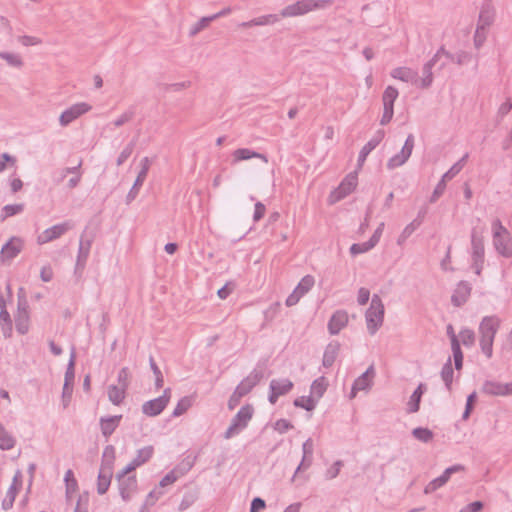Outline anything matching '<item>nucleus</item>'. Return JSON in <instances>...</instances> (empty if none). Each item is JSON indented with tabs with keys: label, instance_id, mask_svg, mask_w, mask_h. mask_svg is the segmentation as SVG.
I'll return each mask as SVG.
<instances>
[{
	"label": "nucleus",
	"instance_id": "393cba45",
	"mask_svg": "<svg viewBox=\"0 0 512 512\" xmlns=\"http://www.w3.org/2000/svg\"><path fill=\"white\" fill-rule=\"evenodd\" d=\"M122 419V415H115L109 417H101L100 418V428L102 435L105 438L110 437L116 428L119 426L120 421Z\"/></svg>",
	"mask_w": 512,
	"mask_h": 512
},
{
	"label": "nucleus",
	"instance_id": "49530a36",
	"mask_svg": "<svg viewBox=\"0 0 512 512\" xmlns=\"http://www.w3.org/2000/svg\"><path fill=\"white\" fill-rule=\"evenodd\" d=\"M442 56H445L449 61L454 62L458 65H463L466 63L470 56L465 51H459L456 54H452L445 49V52H442Z\"/></svg>",
	"mask_w": 512,
	"mask_h": 512
},
{
	"label": "nucleus",
	"instance_id": "13d9d810",
	"mask_svg": "<svg viewBox=\"0 0 512 512\" xmlns=\"http://www.w3.org/2000/svg\"><path fill=\"white\" fill-rule=\"evenodd\" d=\"M135 116V111L133 108H130L126 110L124 113H122L114 122L115 127H120L129 121H131Z\"/></svg>",
	"mask_w": 512,
	"mask_h": 512
},
{
	"label": "nucleus",
	"instance_id": "6ab92c4d",
	"mask_svg": "<svg viewBox=\"0 0 512 512\" xmlns=\"http://www.w3.org/2000/svg\"><path fill=\"white\" fill-rule=\"evenodd\" d=\"M92 241V238H85L84 234L81 235L76 261V271L84 269L87 259L89 257Z\"/></svg>",
	"mask_w": 512,
	"mask_h": 512
},
{
	"label": "nucleus",
	"instance_id": "ea45409f",
	"mask_svg": "<svg viewBox=\"0 0 512 512\" xmlns=\"http://www.w3.org/2000/svg\"><path fill=\"white\" fill-rule=\"evenodd\" d=\"M314 284H315L314 277L312 275H306L300 280V282L298 283V285L296 286V288L294 290L296 292H298V294L301 297H303L307 292H309L312 289Z\"/></svg>",
	"mask_w": 512,
	"mask_h": 512
},
{
	"label": "nucleus",
	"instance_id": "6e6d98bb",
	"mask_svg": "<svg viewBox=\"0 0 512 512\" xmlns=\"http://www.w3.org/2000/svg\"><path fill=\"white\" fill-rule=\"evenodd\" d=\"M135 147V141H131L127 146L122 150V152L119 154L116 164L117 166L123 165L126 160L131 156L133 150Z\"/></svg>",
	"mask_w": 512,
	"mask_h": 512
},
{
	"label": "nucleus",
	"instance_id": "c03bdc74",
	"mask_svg": "<svg viewBox=\"0 0 512 512\" xmlns=\"http://www.w3.org/2000/svg\"><path fill=\"white\" fill-rule=\"evenodd\" d=\"M24 204L23 203H20V204H8V205H5L3 208H2V214H1V220H5L11 216H14V215H17V214H20L23 212L24 210Z\"/></svg>",
	"mask_w": 512,
	"mask_h": 512
},
{
	"label": "nucleus",
	"instance_id": "bb28decb",
	"mask_svg": "<svg viewBox=\"0 0 512 512\" xmlns=\"http://www.w3.org/2000/svg\"><path fill=\"white\" fill-rule=\"evenodd\" d=\"M232 157H233V162L234 163H237V162H240V161H243V160H249V159H252V158H259V159H261L265 163L268 162V158H267L266 155L258 153L256 151H252V150H250L248 148L236 149L233 152Z\"/></svg>",
	"mask_w": 512,
	"mask_h": 512
},
{
	"label": "nucleus",
	"instance_id": "864d4df0",
	"mask_svg": "<svg viewBox=\"0 0 512 512\" xmlns=\"http://www.w3.org/2000/svg\"><path fill=\"white\" fill-rule=\"evenodd\" d=\"M394 115V103L383 102V114L380 119L382 126L387 125L393 118Z\"/></svg>",
	"mask_w": 512,
	"mask_h": 512
},
{
	"label": "nucleus",
	"instance_id": "e433bc0d",
	"mask_svg": "<svg viewBox=\"0 0 512 512\" xmlns=\"http://www.w3.org/2000/svg\"><path fill=\"white\" fill-rule=\"evenodd\" d=\"M29 312H20L15 316V327L19 334L24 335L29 330Z\"/></svg>",
	"mask_w": 512,
	"mask_h": 512
},
{
	"label": "nucleus",
	"instance_id": "aec40b11",
	"mask_svg": "<svg viewBox=\"0 0 512 512\" xmlns=\"http://www.w3.org/2000/svg\"><path fill=\"white\" fill-rule=\"evenodd\" d=\"M493 244L497 252L503 257L509 258L512 256V240L509 233L504 235L494 233Z\"/></svg>",
	"mask_w": 512,
	"mask_h": 512
},
{
	"label": "nucleus",
	"instance_id": "e2e57ef3",
	"mask_svg": "<svg viewBox=\"0 0 512 512\" xmlns=\"http://www.w3.org/2000/svg\"><path fill=\"white\" fill-rule=\"evenodd\" d=\"M129 377V369L127 367H123L118 373V386L127 389L129 386Z\"/></svg>",
	"mask_w": 512,
	"mask_h": 512
},
{
	"label": "nucleus",
	"instance_id": "a19ab883",
	"mask_svg": "<svg viewBox=\"0 0 512 512\" xmlns=\"http://www.w3.org/2000/svg\"><path fill=\"white\" fill-rule=\"evenodd\" d=\"M64 481L66 486V496L67 499H70L71 494L75 493L78 488L77 480L75 479L73 471L71 469H68L66 471Z\"/></svg>",
	"mask_w": 512,
	"mask_h": 512
},
{
	"label": "nucleus",
	"instance_id": "f704fd0d",
	"mask_svg": "<svg viewBox=\"0 0 512 512\" xmlns=\"http://www.w3.org/2000/svg\"><path fill=\"white\" fill-rule=\"evenodd\" d=\"M327 386H328V383L324 376L317 378L316 380L313 381V383L311 385V388H310L311 395L310 396L313 397L317 401L324 395V393L327 389Z\"/></svg>",
	"mask_w": 512,
	"mask_h": 512
},
{
	"label": "nucleus",
	"instance_id": "f03ea898",
	"mask_svg": "<svg viewBox=\"0 0 512 512\" xmlns=\"http://www.w3.org/2000/svg\"><path fill=\"white\" fill-rule=\"evenodd\" d=\"M331 3V0H299L293 4L284 7L278 15L279 18L297 17L304 15L310 11L324 8L327 5H330Z\"/></svg>",
	"mask_w": 512,
	"mask_h": 512
},
{
	"label": "nucleus",
	"instance_id": "a878e982",
	"mask_svg": "<svg viewBox=\"0 0 512 512\" xmlns=\"http://www.w3.org/2000/svg\"><path fill=\"white\" fill-rule=\"evenodd\" d=\"M427 386L424 383H420L418 387L414 390L410 399L407 403V412L408 413H416L420 409L421 398L423 394L426 392Z\"/></svg>",
	"mask_w": 512,
	"mask_h": 512
},
{
	"label": "nucleus",
	"instance_id": "dca6fc26",
	"mask_svg": "<svg viewBox=\"0 0 512 512\" xmlns=\"http://www.w3.org/2000/svg\"><path fill=\"white\" fill-rule=\"evenodd\" d=\"M357 186L356 173L348 174L340 183L338 188L331 194L333 201H339L349 195Z\"/></svg>",
	"mask_w": 512,
	"mask_h": 512
},
{
	"label": "nucleus",
	"instance_id": "4468645a",
	"mask_svg": "<svg viewBox=\"0 0 512 512\" xmlns=\"http://www.w3.org/2000/svg\"><path fill=\"white\" fill-rule=\"evenodd\" d=\"M116 480L118 482V489L121 498L124 501H129L132 495L138 489V481L135 475H130L128 477H119L116 476Z\"/></svg>",
	"mask_w": 512,
	"mask_h": 512
},
{
	"label": "nucleus",
	"instance_id": "c9c22d12",
	"mask_svg": "<svg viewBox=\"0 0 512 512\" xmlns=\"http://www.w3.org/2000/svg\"><path fill=\"white\" fill-rule=\"evenodd\" d=\"M126 390L118 385L108 387V398L114 405H120L125 398Z\"/></svg>",
	"mask_w": 512,
	"mask_h": 512
},
{
	"label": "nucleus",
	"instance_id": "ddd939ff",
	"mask_svg": "<svg viewBox=\"0 0 512 512\" xmlns=\"http://www.w3.org/2000/svg\"><path fill=\"white\" fill-rule=\"evenodd\" d=\"M375 377V369L373 365H370L367 370L355 379L350 398L353 399L359 391L369 390L373 384V378Z\"/></svg>",
	"mask_w": 512,
	"mask_h": 512
},
{
	"label": "nucleus",
	"instance_id": "473e14b6",
	"mask_svg": "<svg viewBox=\"0 0 512 512\" xmlns=\"http://www.w3.org/2000/svg\"><path fill=\"white\" fill-rule=\"evenodd\" d=\"M113 477V472L108 470L99 469V474L97 478V492L100 495L105 494L111 484V480Z\"/></svg>",
	"mask_w": 512,
	"mask_h": 512
},
{
	"label": "nucleus",
	"instance_id": "2f4dec72",
	"mask_svg": "<svg viewBox=\"0 0 512 512\" xmlns=\"http://www.w3.org/2000/svg\"><path fill=\"white\" fill-rule=\"evenodd\" d=\"M293 386V382L289 379H273L270 382L269 389L273 390L279 396H283L288 394Z\"/></svg>",
	"mask_w": 512,
	"mask_h": 512
},
{
	"label": "nucleus",
	"instance_id": "6e6552de",
	"mask_svg": "<svg viewBox=\"0 0 512 512\" xmlns=\"http://www.w3.org/2000/svg\"><path fill=\"white\" fill-rule=\"evenodd\" d=\"M91 109V105L86 102H80L72 105L61 113L59 117L60 126L67 127L73 121L89 112Z\"/></svg>",
	"mask_w": 512,
	"mask_h": 512
},
{
	"label": "nucleus",
	"instance_id": "a211bd4d",
	"mask_svg": "<svg viewBox=\"0 0 512 512\" xmlns=\"http://www.w3.org/2000/svg\"><path fill=\"white\" fill-rule=\"evenodd\" d=\"M264 377L263 371L255 368L240 384L236 387V391L241 395H247Z\"/></svg>",
	"mask_w": 512,
	"mask_h": 512
},
{
	"label": "nucleus",
	"instance_id": "b1692460",
	"mask_svg": "<svg viewBox=\"0 0 512 512\" xmlns=\"http://www.w3.org/2000/svg\"><path fill=\"white\" fill-rule=\"evenodd\" d=\"M20 485H21V472L17 471L13 478L12 484L6 493V497L2 501V508L4 510H9L10 508H12L13 503L16 498V495H17L18 488Z\"/></svg>",
	"mask_w": 512,
	"mask_h": 512
},
{
	"label": "nucleus",
	"instance_id": "39448f33",
	"mask_svg": "<svg viewBox=\"0 0 512 512\" xmlns=\"http://www.w3.org/2000/svg\"><path fill=\"white\" fill-rule=\"evenodd\" d=\"M469 155L466 153L459 161H457L444 175L436 185L429 201L435 203L444 193L447 181L452 180L465 166Z\"/></svg>",
	"mask_w": 512,
	"mask_h": 512
},
{
	"label": "nucleus",
	"instance_id": "7ed1b4c3",
	"mask_svg": "<svg viewBox=\"0 0 512 512\" xmlns=\"http://www.w3.org/2000/svg\"><path fill=\"white\" fill-rule=\"evenodd\" d=\"M254 414V408L251 404H246L240 408L237 414L232 418L231 424L224 433L225 439H231L239 434L248 426L249 421Z\"/></svg>",
	"mask_w": 512,
	"mask_h": 512
},
{
	"label": "nucleus",
	"instance_id": "774afa93",
	"mask_svg": "<svg viewBox=\"0 0 512 512\" xmlns=\"http://www.w3.org/2000/svg\"><path fill=\"white\" fill-rule=\"evenodd\" d=\"M484 507L483 502L474 501L461 509L460 512H480Z\"/></svg>",
	"mask_w": 512,
	"mask_h": 512
},
{
	"label": "nucleus",
	"instance_id": "09e8293b",
	"mask_svg": "<svg viewBox=\"0 0 512 512\" xmlns=\"http://www.w3.org/2000/svg\"><path fill=\"white\" fill-rule=\"evenodd\" d=\"M0 58L12 67L20 68L23 66L22 58L18 54L0 51Z\"/></svg>",
	"mask_w": 512,
	"mask_h": 512
},
{
	"label": "nucleus",
	"instance_id": "3c124183",
	"mask_svg": "<svg viewBox=\"0 0 512 512\" xmlns=\"http://www.w3.org/2000/svg\"><path fill=\"white\" fill-rule=\"evenodd\" d=\"M184 472H180L178 468H175L168 472L159 482L161 488L173 484L177 479L182 476Z\"/></svg>",
	"mask_w": 512,
	"mask_h": 512
},
{
	"label": "nucleus",
	"instance_id": "f8f14e48",
	"mask_svg": "<svg viewBox=\"0 0 512 512\" xmlns=\"http://www.w3.org/2000/svg\"><path fill=\"white\" fill-rule=\"evenodd\" d=\"M140 165H141V169L136 177V180H135L132 188L130 189V191L127 194V197H126L127 203L132 202L137 197L141 186L143 185L144 181L146 180V177H147L150 165H151V161L148 157H144L141 160Z\"/></svg>",
	"mask_w": 512,
	"mask_h": 512
},
{
	"label": "nucleus",
	"instance_id": "4be33fe9",
	"mask_svg": "<svg viewBox=\"0 0 512 512\" xmlns=\"http://www.w3.org/2000/svg\"><path fill=\"white\" fill-rule=\"evenodd\" d=\"M348 323V314L344 310H337L328 322V330L331 335H337Z\"/></svg>",
	"mask_w": 512,
	"mask_h": 512
},
{
	"label": "nucleus",
	"instance_id": "79ce46f5",
	"mask_svg": "<svg viewBox=\"0 0 512 512\" xmlns=\"http://www.w3.org/2000/svg\"><path fill=\"white\" fill-rule=\"evenodd\" d=\"M412 436L420 442L429 443L433 440V432L424 427H417L412 430Z\"/></svg>",
	"mask_w": 512,
	"mask_h": 512
},
{
	"label": "nucleus",
	"instance_id": "9b49d317",
	"mask_svg": "<svg viewBox=\"0 0 512 512\" xmlns=\"http://www.w3.org/2000/svg\"><path fill=\"white\" fill-rule=\"evenodd\" d=\"M73 228V224L69 221H66L61 224L54 225L50 228H47L44 230L38 237H37V243L38 244H45L48 242H51L55 239L60 238L62 235H64L67 231Z\"/></svg>",
	"mask_w": 512,
	"mask_h": 512
},
{
	"label": "nucleus",
	"instance_id": "bf43d9fd",
	"mask_svg": "<svg viewBox=\"0 0 512 512\" xmlns=\"http://www.w3.org/2000/svg\"><path fill=\"white\" fill-rule=\"evenodd\" d=\"M398 90L393 86H388L382 95V102L394 103L398 97Z\"/></svg>",
	"mask_w": 512,
	"mask_h": 512
},
{
	"label": "nucleus",
	"instance_id": "f3484780",
	"mask_svg": "<svg viewBox=\"0 0 512 512\" xmlns=\"http://www.w3.org/2000/svg\"><path fill=\"white\" fill-rule=\"evenodd\" d=\"M442 52H445L444 46H441L437 52L434 54V56L424 64L422 68L423 72V78L420 80V87L421 88H429L433 82V73L432 68L435 66V64L439 61V59L442 57Z\"/></svg>",
	"mask_w": 512,
	"mask_h": 512
},
{
	"label": "nucleus",
	"instance_id": "37998d69",
	"mask_svg": "<svg viewBox=\"0 0 512 512\" xmlns=\"http://www.w3.org/2000/svg\"><path fill=\"white\" fill-rule=\"evenodd\" d=\"M154 449L152 446H146L137 451L136 457L133 459L134 464L141 466L146 463L153 455Z\"/></svg>",
	"mask_w": 512,
	"mask_h": 512
},
{
	"label": "nucleus",
	"instance_id": "1a4fd4ad",
	"mask_svg": "<svg viewBox=\"0 0 512 512\" xmlns=\"http://www.w3.org/2000/svg\"><path fill=\"white\" fill-rule=\"evenodd\" d=\"M414 148V136L409 134L406 141L399 153L391 157L387 162V168L393 170L397 167L402 166L410 158Z\"/></svg>",
	"mask_w": 512,
	"mask_h": 512
},
{
	"label": "nucleus",
	"instance_id": "cd10ccee",
	"mask_svg": "<svg viewBox=\"0 0 512 512\" xmlns=\"http://www.w3.org/2000/svg\"><path fill=\"white\" fill-rule=\"evenodd\" d=\"M339 351H340L339 342H337V341L330 342L326 346L325 351H324L323 360H322L323 366L326 368L331 367L334 364V362L339 354Z\"/></svg>",
	"mask_w": 512,
	"mask_h": 512
},
{
	"label": "nucleus",
	"instance_id": "4d7b16f0",
	"mask_svg": "<svg viewBox=\"0 0 512 512\" xmlns=\"http://www.w3.org/2000/svg\"><path fill=\"white\" fill-rule=\"evenodd\" d=\"M214 21L211 16L202 17L190 30V36H195L204 28H206L210 22Z\"/></svg>",
	"mask_w": 512,
	"mask_h": 512
},
{
	"label": "nucleus",
	"instance_id": "412c9836",
	"mask_svg": "<svg viewBox=\"0 0 512 512\" xmlns=\"http://www.w3.org/2000/svg\"><path fill=\"white\" fill-rule=\"evenodd\" d=\"M385 136V131L380 129L375 135L362 147L359 156H358V165L362 166L365 162L367 156L373 151L383 140Z\"/></svg>",
	"mask_w": 512,
	"mask_h": 512
},
{
	"label": "nucleus",
	"instance_id": "052dcab7",
	"mask_svg": "<svg viewBox=\"0 0 512 512\" xmlns=\"http://www.w3.org/2000/svg\"><path fill=\"white\" fill-rule=\"evenodd\" d=\"M444 479H442L440 476L430 481L424 488L425 494H431L444 486Z\"/></svg>",
	"mask_w": 512,
	"mask_h": 512
},
{
	"label": "nucleus",
	"instance_id": "58836bf2",
	"mask_svg": "<svg viewBox=\"0 0 512 512\" xmlns=\"http://www.w3.org/2000/svg\"><path fill=\"white\" fill-rule=\"evenodd\" d=\"M14 437L0 423V449L10 450L15 446Z\"/></svg>",
	"mask_w": 512,
	"mask_h": 512
},
{
	"label": "nucleus",
	"instance_id": "0eeeda50",
	"mask_svg": "<svg viewBox=\"0 0 512 512\" xmlns=\"http://www.w3.org/2000/svg\"><path fill=\"white\" fill-rule=\"evenodd\" d=\"M171 388H166L160 397L146 401L142 405V412L146 416L155 417L161 414L171 399Z\"/></svg>",
	"mask_w": 512,
	"mask_h": 512
},
{
	"label": "nucleus",
	"instance_id": "338daca9",
	"mask_svg": "<svg viewBox=\"0 0 512 512\" xmlns=\"http://www.w3.org/2000/svg\"><path fill=\"white\" fill-rule=\"evenodd\" d=\"M292 428H293L292 423L286 419H279L274 424V429L281 434L287 432L288 430H290Z\"/></svg>",
	"mask_w": 512,
	"mask_h": 512
},
{
	"label": "nucleus",
	"instance_id": "8fccbe9b",
	"mask_svg": "<svg viewBox=\"0 0 512 512\" xmlns=\"http://www.w3.org/2000/svg\"><path fill=\"white\" fill-rule=\"evenodd\" d=\"M294 405L307 411H312L316 407V400L311 396H301L294 400Z\"/></svg>",
	"mask_w": 512,
	"mask_h": 512
},
{
	"label": "nucleus",
	"instance_id": "c85d7f7f",
	"mask_svg": "<svg viewBox=\"0 0 512 512\" xmlns=\"http://www.w3.org/2000/svg\"><path fill=\"white\" fill-rule=\"evenodd\" d=\"M494 17L495 11L493 7L490 4H484L480 10L477 26L488 29L494 22Z\"/></svg>",
	"mask_w": 512,
	"mask_h": 512
},
{
	"label": "nucleus",
	"instance_id": "2eb2a0df",
	"mask_svg": "<svg viewBox=\"0 0 512 512\" xmlns=\"http://www.w3.org/2000/svg\"><path fill=\"white\" fill-rule=\"evenodd\" d=\"M482 392L490 396L512 395V382L501 383L498 381L487 380L482 385Z\"/></svg>",
	"mask_w": 512,
	"mask_h": 512
},
{
	"label": "nucleus",
	"instance_id": "7c9ffc66",
	"mask_svg": "<svg viewBox=\"0 0 512 512\" xmlns=\"http://www.w3.org/2000/svg\"><path fill=\"white\" fill-rule=\"evenodd\" d=\"M391 76L403 82H417V72L408 67H397L392 70Z\"/></svg>",
	"mask_w": 512,
	"mask_h": 512
},
{
	"label": "nucleus",
	"instance_id": "603ef678",
	"mask_svg": "<svg viewBox=\"0 0 512 512\" xmlns=\"http://www.w3.org/2000/svg\"><path fill=\"white\" fill-rule=\"evenodd\" d=\"M149 364H150V368L153 371V374L155 376V387L157 389H160L164 385L163 374L152 356H150V358H149Z\"/></svg>",
	"mask_w": 512,
	"mask_h": 512
},
{
	"label": "nucleus",
	"instance_id": "69168bd1",
	"mask_svg": "<svg viewBox=\"0 0 512 512\" xmlns=\"http://www.w3.org/2000/svg\"><path fill=\"white\" fill-rule=\"evenodd\" d=\"M163 495V492L160 491V490H157V489H154L152 490L151 492H149V494L147 495L146 499H145V503L143 505V509L148 507V506H153L156 501Z\"/></svg>",
	"mask_w": 512,
	"mask_h": 512
},
{
	"label": "nucleus",
	"instance_id": "9d476101",
	"mask_svg": "<svg viewBox=\"0 0 512 512\" xmlns=\"http://www.w3.org/2000/svg\"><path fill=\"white\" fill-rule=\"evenodd\" d=\"M24 248V240L20 237H11L3 246L0 252L1 262H10L16 258Z\"/></svg>",
	"mask_w": 512,
	"mask_h": 512
},
{
	"label": "nucleus",
	"instance_id": "4c0bfd02",
	"mask_svg": "<svg viewBox=\"0 0 512 512\" xmlns=\"http://www.w3.org/2000/svg\"><path fill=\"white\" fill-rule=\"evenodd\" d=\"M453 375H454V371H453V367H452V361H451V358L449 357L447 362L443 365L442 370H441V378L444 381L445 386L448 391H451V388H452Z\"/></svg>",
	"mask_w": 512,
	"mask_h": 512
},
{
	"label": "nucleus",
	"instance_id": "72a5a7b5",
	"mask_svg": "<svg viewBox=\"0 0 512 512\" xmlns=\"http://www.w3.org/2000/svg\"><path fill=\"white\" fill-rule=\"evenodd\" d=\"M115 461V447L113 445H107L104 448L100 469L108 470L113 472Z\"/></svg>",
	"mask_w": 512,
	"mask_h": 512
},
{
	"label": "nucleus",
	"instance_id": "680f3d73",
	"mask_svg": "<svg viewBox=\"0 0 512 512\" xmlns=\"http://www.w3.org/2000/svg\"><path fill=\"white\" fill-rule=\"evenodd\" d=\"M486 37H487V29L477 26L475 35H474L475 47L480 48L483 45V43L485 42Z\"/></svg>",
	"mask_w": 512,
	"mask_h": 512
},
{
	"label": "nucleus",
	"instance_id": "a18cd8bd",
	"mask_svg": "<svg viewBox=\"0 0 512 512\" xmlns=\"http://www.w3.org/2000/svg\"><path fill=\"white\" fill-rule=\"evenodd\" d=\"M75 351L71 352L70 360L65 371L64 384L73 385L75 379Z\"/></svg>",
	"mask_w": 512,
	"mask_h": 512
},
{
	"label": "nucleus",
	"instance_id": "5701e85b",
	"mask_svg": "<svg viewBox=\"0 0 512 512\" xmlns=\"http://www.w3.org/2000/svg\"><path fill=\"white\" fill-rule=\"evenodd\" d=\"M471 293V285L466 281L457 284L452 296L451 302L454 306L460 307L468 300Z\"/></svg>",
	"mask_w": 512,
	"mask_h": 512
},
{
	"label": "nucleus",
	"instance_id": "423d86ee",
	"mask_svg": "<svg viewBox=\"0 0 512 512\" xmlns=\"http://www.w3.org/2000/svg\"><path fill=\"white\" fill-rule=\"evenodd\" d=\"M471 247H472V267L477 275L481 274L484 263V241L482 232L477 231L476 228L471 232Z\"/></svg>",
	"mask_w": 512,
	"mask_h": 512
},
{
	"label": "nucleus",
	"instance_id": "c756f323",
	"mask_svg": "<svg viewBox=\"0 0 512 512\" xmlns=\"http://www.w3.org/2000/svg\"><path fill=\"white\" fill-rule=\"evenodd\" d=\"M279 15L278 14H268L263 15L257 18H254L247 22H242L239 26L243 28H250L253 26H264V25H271L279 21Z\"/></svg>",
	"mask_w": 512,
	"mask_h": 512
},
{
	"label": "nucleus",
	"instance_id": "20e7f679",
	"mask_svg": "<svg viewBox=\"0 0 512 512\" xmlns=\"http://www.w3.org/2000/svg\"><path fill=\"white\" fill-rule=\"evenodd\" d=\"M367 329L371 335L382 326L384 319V305L381 298L374 294L371 300L370 307L365 314Z\"/></svg>",
	"mask_w": 512,
	"mask_h": 512
},
{
	"label": "nucleus",
	"instance_id": "5fc2aeb1",
	"mask_svg": "<svg viewBox=\"0 0 512 512\" xmlns=\"http://www.w3.org/2000/svg\"><path fill=\"white\" fill-rule=\"evenodd\" d=\"M459 336L461 343L466 347H471L475 343V333L469 328H464L460 331Z\"/></svg>",
	"mask_w": 512,
	"mask_h": 512
},
{
	"label": "nucleus",
	"instance_id": "f257e3e1",
	"mask_svg": "<svg viewBox=\"0 0 512 512\" xmlns=\"http://www.w3.org/2000/svg\"><path fill=\"white\" fill-rule=\"evenodd\" d=\"M500 327V320L496 316H486L479 325L480 347L487 358L493 354V342Z\"/></svg>",
	"mask_w": 512,
	"mask_h": 512
},
{
	"label": "nucleus",
	"instance_id": "0e129e2a",
	"mask_svg": "<svg viewBox=\"0 0 512 512\" xmlns=\"http://www.w3.org/2000/svg\"><path fill=\"white\" fill-rule=\"evenodd\" d=\"M343 466V462L341 460H337L334 462V464L327 469L325 473L326 479H334L339 475L340 469Z\"/></svg>",
	"mask_w": 512,
	"mask_h": 512
},
{
	"label": "nucleus",
	"instance_id": "de8ad7c7",
	"mask_svg": "<svg viewBox=\"0 0 512 512\" xmlns=\"http://www.w3.org/2000/svg\"><path fill=\"white\" fill-rule=\"evenodd\" d=\"M192 405V399L188 396L181 398L172 412L173 417L183 415Z\"/></svg>",
	"mask_w": 512,
	"mask_h": 512
}]
</instances>
